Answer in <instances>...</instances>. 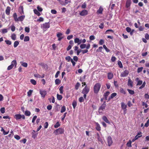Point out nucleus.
I'll use <instances>...</instances> for the list:
<instances>
[{"label": "nucleus", "instance_id": "f257e3e1", "mask_svg": "<svg viewBox=\"0 0 149 149\" xmlns=\"http://www.w3.org/2000/svg\"><path fill=\"white\" fill-rule=\"evenodd\" d=\"M101 86L100 84L97 83L94 85L93 87V90L95 93H97L99 91Z\"/></svg>", "mask_w": 149, "mask_h": 149}, {"label": "nucleus", "instance_id": "f03ea898", "mask_svg": "<svg viewBox=\"0 0 149 149\" xmlns=\"http://www.w3.org/2000/svg\"><path fill=\"white\" fill-rule=\"evenodd\" d=\"M50 27V24L49 22H45L42 24L41 26V28L46 30Z\"/></svg>", "mask_w": 149, "mask_h": 149}, {"label": "nucleus", "instance_id": "7ed1b4c3", "mask_svg": "<svg viewBox=\"0 0 149 149\" xmlns=\"http://www.w3.org/2000/svg\"><path fill=\"white\" fill-rule=\"evenodd\" d=\"M64 130L61 128H59L58 129L54 131L53 133L56 135L58 134H63L64 132Z\"/></svg>", "mask_w": 149, "mask_h": 149}, {"label": "nucleus", "instance_id": "20e7f679", "mask_svg": "<svg viewBox=\"0 0 149 149\" xmlns=\"http://www.w3.org/2000/svg\"><path fill=\"white\" fill-rule=\"evenodd\" d=\"M14 118L17 120H18L21 118L23 119H25V117L24 115H21L20 114L15 115L14 116Z\"/></svg>", "mask_w": 149, "mask_h": 149}, {"label": "nucleus", "instance_id": "39448f33", "mask_svg": "<svg viewBox=\"0 0 149 149\" xmlns=\"http://www.w3.org/2000/svg\"><path fill=\"white\" fill-rule=\"evenodd\" d=\"M127 107V105L124 103L122 102L121 103V108L123 110L124 114H125L126 113Z\"/></svg>", "mask_w": 149, "mask_h": 149}, {"label": "nucleus", "instance_id": "423d86ee", "mask_svg": "<svg viewBox=\"0 0 149 149\" xmlns=\"http://www.w3.org/2000/svg\"><path fill=\"white\" fill-rule=\"evenodd\" d=\"M90 47V44H88L87 45L86 44H81L80 45V47L81 49H84L85 48H86L87 49H89Z\"/></svg>", "mask_w": 149, "mask_h": 149}, {"label": "nucleus", "instance_id": "0eeeda50", "mask_svg": "<svg viewBox=\"0 0 149 149\" xmlns=\"http://www.w3.org/2000/svg\"><path fill=\"white\" fill-rule=\"evenodd\" d=\"M129 73V72L127 70H125L121 73L120 76L123 77H126L128 74Z\"/></svg>", "mask_w": 149, "mask_h": 149}, {"label": "nucleus", "instance_id": "6e6552de", "mask_svg": "<svg viewBox=\"0 0 149 149\" xmlns=\"http://www.w3.org/2000/svg\"><path fill=\"white\" fill-rule=\"evenodd\" d=\"M89 91V88L87 86H86L83 89L82 93L83 94H87L88 93Z\"/></svg>", "mask_w": 149, "mask_h": 149}, {"label": "nucleus", "instance_id": "1a4fd4ad", "mask_svg": "<svg viewBox=\"0 0 149 149\" xmlns=\"http://www.w3.org/2000/svg\"><path fill=\"white\" fill-rule=\"evenodd\" d=\"M108 145L109 146H110L113 143V141L112 140V138L110 136H108L107 138Z\"/></svg>", "mask_w": 149, "mask_h": 149}, {"label": "nucleus", "instance_id": "9d476101", "mask_svg": "<svg viewBox=\"0 0 149 149\" xmlns=\"http://www.w3.org/2000/svg\"><path fill=\"white\" fill-rule=\"evenodd\" d=\"M106 106V104L104 103L102 104L101 107L99 108V113L100 114H101L102 113V111L101 110L103 111L105 109Z\"/></svg>", "mask_w": 149, "mask_h": 149}, {"label": "nucleus", "instance_id": "9b49d317", "mask_svg": "<svg viewBox=\"0 0 149 149\" xmlns=\"http://www.w3.org/2000/svg\"><path fill=\"white\" fill-rule=\"evenodd\" d=\"M88 14V11L86 10H83L79 13V15L81 16H86Z\"/></svg>", "mask_w": 149, "mask_h": 149}, {"label": "nucleus", "instance_id": "f8f14e48", "mask_svg": "<svg viewBox=\"0 0 149 149\" xmlns=\"http://www.w3.org/2000/svg\"><path fill=\"white\" fill-rule=\"evenodd\" d=\"M57 36L58 38V40L60 41L61 39L63 38V36L62 33H58L57 34Z\"/></svg>", "mask_w": 149, "mask_h": 149}, {"label": "nucleus", "instance_id": "ddd939ff", "mask_svg": "<svg viewBox=\"0 0 149 149\" xmlns=\"http://www.w3.org/2000/svg\"><path fill=\"white\" fill-rule=\"evenodd\" d=\"M40 94L41 95L42 97L44 98L47 94V92L45 91L40 90Z\"/></svg>", "mask_w": 149, "mask_h": 149}, {"label": "nucleus", "instance_id": "4468645a", "mask_svg": "<svg viewBox=\"0 0 149 149\" xmlns=\"http://www.w3.org/2000/svg\"><path fill=\"white\" fill-rule=\"evenodd\" d=\"M133 81L131 80L130 79V78L128 80V81L127 83V85L130 87L131 88H132L133 87Z\"/></svg>", "mask_w": 149, "mask_h": 149}, {"label": "nucleus", "instance_id": "2eb2a0df", "mask_svg": "<svg viewBox=\"0 0 149 149\" xmlns=\"http://www.w3.org/2000/svg\"><path fill=\"white\" fill-rule=\"evenodd\" d=\"M131 4V0H127L126 2V7L127 8L129 7Z\"/></svg>", "mask_w": 149, "mask_h": 149}, {"label": "nucleus", "instance_id": "dca6fc26", "mask_svg": "<svg viewBox=\"0 0 149 149\" xmlns=\"http://www.w3.org/2000/svg\"><path fill=\"white\" fill-rule=\"evenodd\" d=\"M35 130H33L31 133L32 137L34 139L37 137L38 134V133H35Z\"/></svg>", "mask_w": 149, "mask_h": 149}, {"label": "nucleus", "instance_id": "f3484780", "mask_svg": "<svg viewBox=\"0 0 149 149\" xmlns=\"http://www.w3.org/2000/svg\"><path fill=\"white\" fill-rule=\"evenodd\" d=\"M103 10V8L101 7L100 6L99 9L97 10V13L98 14H102V12Z\"/></svg>", "mask_w": 149, "mask_h": 149}, {"label": "nucleus", "instance_id": "a211bd4d", "mask_svg": "<svg viewBox=\"0 0 149 149\" xmlns=\"http://www.w3.org/2000/svg\"><path fill=\"white\" fill-rule=\"evenodd\" d=\"M102 119L106 123L110 124V122L109 121L107 117L105 116H104L102 118Z\"/></svg>", "mask_w": 149, "mask_h": 149}, {"label": "nucleus", "instance_id": "6ab92c4d", "mask_svg": "<svg viewBox=\"0 0 149 149\" xmlns=\"http://www.w3.org/2000/svg\"><path fill=\"white\" fill-rule=\"evenodd\" d=\"M25 17V16L24 15H22V16H21L17 18V21H22L24 19Z\"/></svg>", "mask_w": 149, "mask_h": 149}, {"label": "nucleus", "instance_id": "aec40b11", "mask_svg": "<svg viewBox=\"0 0 149 149\" xmlns=\"http://www.w3.org/2000/svg\"><path fill=\"white\" fill-rule=\"evenodd\" d=\"M95 123L96 125V130L97 131H100L101 130V127L100 125L97 123Z\"/></svg>", "mask_w": 149, "mask_h": 149}, {"label": "nucleus", "instance_id": "412c9836", "mask_svg": "<svg viewBox=\"0 0 149 149\" xmlns=\"http://www.w3.org/2000/svg\"><path fill=\"white\" fill-rule=\"evenodd\" d=\"M34 76L36 77L39 78H42L44 77V74H43L42 76H41L38 74H34Z\"/></svg>", "mask_w": 149, "mask_h": 149}, {"label": "nucleus", "instance_id": "4be33fe9", "mask_svg": "<svg viewBox=\"0 0 149 149\" xmlns=\"http://www.w3.org/2000/svg\"><path fill=\"white\" fill-rule=\"evenodd\" d=\"M109 94L110 92L109 91H107L104 94V95L105 100H107V97Z\"/></svg>", "mask_w": 149, "mask_h": 149}, {"label": "nucleus", "instance_id": "5701e85b", "mask_svg": "<svg viewBox=\"0 0 149 149\" xmlns=\"http://www.w3.org/2000/svg\"><path fill=\"white\" fill-rule=\"evenodd\" d=\"M10 8L9 7H7L6 10V13L7 15H9L10 14Z\"/></svg>", "mask_w": 149, "mask_h": 149}, {"label": "nucleus", "instance_id": "b1692460", "mask_svg": "<svg viewBox=\"0 0 149 149\" xmlns=\"http://www.w3.org/2000/svg\"><path fill=\"white\" fill-rule=\"evenodd\" d=\"M113 74L111 73H109L108 74V78L109 79H111L113 78Z\"/></svg>", "mask_w": 149, "mask_h": 149}, {"label": "nucleus", "instance_id": "393cba45", "mask_svg": "<svg viewBox=\"0 0 149 149\" xmlns=\"http://www.w3.org/2000/svg\"><path fill=\"white\" fill-rule=\"evenodd\" d=\"M117 95L116 93H112L111 94V96L110 97H109V100L111 99H112L114 97H115V96H116Z\"/></svg>", "mask_w": 149, "mask_h": 149}, {"label": "nucleus", "instance_id": "a878e982", "mask_svg": "<svg viewBox=\"0 0 149 149\" xmlns=\"http://www.w3.org/2000/svg\"><path fill=\"white\" fill-rule=\"evenodd\" d=\"M33 11L34 13L38 16H39L40 15V13L36 9H34Z\"/></svg>", "mask_w": 149, "mask_h": 149}, {"label": "nucleus", "instance_id": "bb28decb", "mask_svg": "<svg viewBox=\"0 0 149 149\" xmlns=\"http://www.w3.org/2000/svg\"><path fill=\"white\" fill-rule=\"evenodd\" d=\"M10 28L11 30L13 31L14 32L15 30V27L13 25H11L10 27Z\"/></svg>", "mask_w": 149, "mask_h": 149}, {"label": "nucleus", "instance_id": "cd10ccee", "mask_svg": "<svg viewBox=\"0 0 149 149\" xmlns=\"http://www.w3.org/2000/svg\"><path fill=\"white\" fill-rule=\"evenodd\" d=\"M11 65H12V66H13V67L14 66V65H15V66H16L17 65V62L15 60H13L11 63Z\"/></svg>", "mask_w": 149, "mask_h": 149}, {"label": "nucleus", "instance_id": "c85d7f7f", "mask_svg": "<svg viewBox=\"0 0 149 149\" xmlns=\"http://www.w3.org/2000/svg\"><path fill=\"white\" fill-rule=\"evenodd\" d=\"M79 39L78 38H76L74 39V42L75 43H77L79 45Z\"/></svg>", "mask_w": 149, "mask_h": 149}, {"label": "nucleus", "instance_id": "c756f323", "mask_svg": "<svg viewBox=\"0 0 149 149\" xmlns=\"http://www.w3.org/2000/svg\"><path fill=\"white\" fill-rule=\"evenodd\" d=\"M86 40L85 39H84L82 40L81 39H79V45H80L81 43H85L86 42Z\"/></svg>", "mask_w": 149, "mask_h": 149}, {"label": "nucleus", "instance_id": "7c9ffc66", "mask_svg": "<svg viewBox=\"0 0 149 149\" xmlns=\"http://www.w3.org/2000/svg\"><path fill=\"white\" fill-rule=\"evenodd\" d=\"M11 38L12 40H15L16 39V36L15 33H13L12 34L11 36Z\"/></svg>", "mask_w": 149, "mask_h": 149}, {"label": "nucleus", "instance_id": "2f4dec72", "mask_svg": "<svg viewBox=\"0 0 149 149\" xmlns=\"http://www.w3.org/2000/svg\"><path fill=\"white\" fill-rule=\"evenodd\" d=\"M66 110V108L65 106H63L61 107V113L64 112Z\"/></svg>", "mask_w": 149, "mask_h": 149}, {"label": "nucleus", "instance_id": "473e14b6", "mask_svg": "<svg viewBox=\"0 0 149 149\" xmlns=\"http://www.w3.org/2000/svg\"><path fill=\"white\" fill-rule=\"evenodd\" d=\"M55 83L56 84L58 85L61 83V81L59 79H56L55 80Z\"/></svg>", "mask_w": 149, "mask_h": 149}, {"label": "nucleus", "instance_id": "72a5a7b5", "mask_svg": "<svg viewBox=\"0 0 149 149\" xmlns=\"http://www.w3.org/2000/svg\"><path fill=\"white\" fill-rule=\"evenodd\" d=\"M62 97V96L61 95H59L58 94L57 95V98L58 100H61Z\"/></svg>", "mask_w": 149, "mask_h": 149}, {"label": "nucleus", "instance_id": "f704fd0d", "mask_svg": "<svg viewBox=\"0 0 149 149\" xmlns=\"http://www.w3.org/2000/svg\"><path fill=\"white\" fill-rule=\"evenodd\" d=\"M127 90L129 93L131 95H133L134 93V91L129 89H127Z\"/></svg>", "mask_w": 149, "mask_h": 149}, {"label": "nucleus", "instance_id": "c9c22d12", "mask_svg": "<svg viewBox=\"0 0 149 149\" xmlns=\"http://www.w3.org/2000/svg\"><path fill=\"white\" fill-rule=\"evenodd\" d=\"M30 82L31 83L34 85H35L36 84V81L34 79H31L30 80Z\"/></svg>", "mask_w": 149, "mask_h": 149}, {"label": "nucleus", "instance_id": "e433bc0d", "mask_svg": "<svg viewBox=\"0 0 149 149\" xmlns=\"http://www.w3.org/2000/svg\"><path fill=\"white\" fill-rule=\"evenodd\" d=\"M80 84L79 82H77L75 85V89L76 90L78 89L79 86H80Z\"/></svg>", "mask_w": 149, "mask_h": 149}, {"label": "nucleus", "instance_id": "4c0bfd02", "mask_svg": "<svg viewBox=\"0 0 149 149\" xmlns=\"http://www.w3.org/2000/svg\"><path fill=\"white\" fill-rule=\"evenodd\" d=\"M19 44V42L18 41H15L14 44V47L15 48Z\"/></svg>", "mask_w": 149, "mask_h": 149}, {"label": "nucleus", "instance_id": "58836bf2", "mask_svg": "<svg viewBox=\"0 0 149 149\" xmlns=\"http://www.w3.org/2000/svg\"><path fill=\"white\" fill-rule=\"evenodd\" d=\"M97 139L101 143L102 142V139L100 138V137L99 136V135L98 134H97Z\"/></svg>", "mask_w": 149, "mask_h": 149}, {"label": "nucleus", "instance_id": "ea45409f", "mask_svg": "<svg viewBox=\"0 0 149 149\" xmlns=\"http://www.w3.org/2000/svg\"><path fill=\"white\" fill-rule=\"evenodd\" d=\"M24 114L26 116H29L31 114V112L28 111H26L25 112Z\"/></svg>", "mask_w": 149, "mask_h": 149}, {"label": "nucleus", "instance_id": "a19ab883", "mask_svg": "<svg viewBox=\"0 0 149 149\" xmlns=\"http://www.w3.org/2000/svg\"><path fill=\"white\" fill-rule=\"evenodd\" d=\"M13 16L14 19L17 22V15L16 13H14L13 15Z\"/></svg>", "mask_w": 149, "mask_h": 149}, {"label": "nucleus", "instance_id": "79ce46f5", "mask_svg": "<svg viewBox=\"0 0 149 149\" xmlns=\"http://www.w3.org/2000/svg\"><path fill=\"white\" fill-rule=\"evenodd\" d=\"M25 31L27 33H29L30 31V28L29 27H25Z\"/></svg>", "mask_w": 149, "mask_h": 149}, {"label": "nucleus", "instance_id": "37998d69", "mask_svg": "<svg viewBox=\"0 0 149 149\" xmlns=\"http://www.w3.org/2000/svg\"><path fill=\"white\" fill-rule=\"evenodd\" d=\"M29 38L28 36H26L25 37L24 41V42H26L29 41Z\"/></svg>", "mask_w": 149, "mask_h": 149}, {"label": "nucleus", "instance_id": "c03bdc74", "mask_svg": "<svg viewBox=\"0 0 149 149\" xmlns=\"http://www.w3.org/2000/svg\"><path fill=\"white\" fill-rule=\"evenodd\" d=\"M60 126V124L58 122H57L54 125V127L55 128H57Z\"/></svg>", "mask_w": 149, "mask_h": 149}, {"label": "nucleus", "instance_id": "a18cd8bd", "mask_svg": "<svg viewBox=\"0 0 149 149\" xmlns=\"http://www.w3.org/2000/svg\"><path fill=\"white\" fill-rule=\"evenodd\" d=\"M86 7V4L85 2L82 5L81 7L83 9L85 8Z\"/></svg>", "mask_w": 149, "mask_h": 149}, {"label": "nucleus", "instance_id": "49530a36", "mask_svg": "<svg viewBox=\"0 0 149 149\" xmlns=\"http://www.w3.org/2000/svg\"><path fill=\"white\" fill-rule=\"evenodd\" d=\"M104 43V41L103 39H101L99 42V44L100 45H102Z\"/></svg>", "mask_w": 149, "mask_h": 149}, {"label": "nucleus", "instance_id": "de8ad7c7", "mask_svg": "<svg viewBox=\"0 0 149 149\" xmlns=\"http://www.w3.org/2000/svg\"><path fill=\"white\" fill-rule=\"evenodd\" d=\"M65 59L68 61V62H69L70 61H71V59H72L70 56H66L65 57Z\"/></svg>", "mask_w": 149, "mask_h": 149}, {"label": "nucleus", "instance_id": "09e8293b", "mask_svg": "<svg viewBox=\"0 0 149 149\" xmlns=\"http://www.w3.org/2000/svg\"><path fill=\"white\" fill-rule=\"evenodd\" d=\"M143 69V68L142 67L139 68L137 69V72L138 73H139L141 72Z\"/></svg>", "mask_w": 149, "mask_h": 149}, {"label": "nucleus", "instance_id": "8fccbe9b", "mask_svg": "<svg viewBox=\"0 0 149 149\" xmlns=\"http://www.w3.org/2000/svg\"><path fill=\"white\" fill-rule=\"evenodd\" d=\"M14 138L17 140H19L20 139V136L17 135H15Z\"/></svg>", "mask_w": 149, "mask_h": 149}, {"label": "nucleus", "instance_id": "3c124183", "mask_svg": "<svg viewBox=\"0 0 149 149\" xmlns=\"http://www.w3.org/2000/svg\"><path fill=\"white\" fill-rule=\"evenodd\" d=\"M0 111L2 113H4L5 112V109L4 107H2L0 109Z\"/></svg>", "mask_w": 149, "mask_h": 149}, {"label": "nucleus", "instance_id": "603ef678", "mask_svg": "<svg viewBox=\"0 0 149 149\" xmlns=\"http://www.w3.org/2000/svg\"><path fill=\"white\" fill-rule=\"evenodd\" d=\"M63 86H61L59 88V90L60 91V92L61 94H62L63 93Z\"/></svg>", "mask_w": 149, "mask_h": 149}, {"label": "nucleus", "instance_id": "864d4df0", "mask_svg": "<svg viewBox=\"0 0 149 149\" xmlns=\"http://www.w3.org/2000/svg\"><path fill=\"white\" fill-rule=\"evenodd\" d=\"M131 143L132 142L130 140L129 141H128L127 144V146L129 147H131Z\"/></svg>", "mask_w": 149, "mask_h": 149}, {"label": "nucleus", "instance_id": "5fc2aeb1", "mask_svg": "<svg viewBox=\"0 0 149 149\" xmlns=\"http://www.w3.org/2000/svg\"><path fill=\"white\" fill-rule=\"evenodd\" d=\"M77 103L76 102L74 101L73 102L72 105L74 109L77 106Z\"/></svg>", "mask_w": 149, "mask_h": 149}, {"label": "nucleus", "instance_id": "6e6d98bb", "mask_svg": "<svg viewBox=\"0 0 149 149\" xmlns=\"http://www.w3.org/2000/svg\"><path fill=\"white\" fill-rule=\"evenodd\" d=\"M146 84V83L145 81L143 82L142 85L139 88L140 89H141L144 88Z\"/></svg>", "mask_w": 149, "mask_h": 149}, {"label": "nucleus", "instance_id": "4d7b16f0", "mask_svg": "<svg viewBox=\"0 0 149 149\" xmlns=\"http://www.w3.org/2000/svg\"><path fill=\"white\" fill-rule=\"evenodd\" d=\"M33 91L31 90H29V91L27 92V95L29 96L31 95Z\"/></svg>", "mask_w": 149, "mask_h": 149}, {"label": "nucleus", "instance_id": "13d9d810", "mask_svg": "<svg viewBox=\"0 0 149 149\" xmlns=\"http://www.w3.org/2000/svg\"><path fill=\"white\" fill-rule=\"evenodd\" d=\"M5 42H6V44L8 45H10L11 44V41L9 40H6Z\"/></svg>", "mask_w": 149, "mask_h": 149}, {"label": "nucleus", "instance_id": "bf43d9fd", "mask_svg": "<svg viewBox=\"0 0 149 149\" xmlns=\"http://www.w3.org/2000/svg\"><path fill=\"white\" fill-rule=\"evenodd\" d=\"M118 64L120 68H123V65H122L121 62L120 61L118 62Z\"/></svg>", "mask_w": 149, "mask_h": 149}, {"label": "nucleus", "instance_id": "052dcab7", "mask_svg": "<svg viewBox=\"0 0 149 149\" xmlns=\"http://www.w3.org/2000/svg\"><path fill=\"white\" fill-rule=\"evenodd\" d=\"M44 20V19L42 17H40V18L38 19H37V22H43Z\"/></svg>", "mask_w": 149, "mask_h": 149}, {"label": "nucleus", "instance_id": "680f3d73", "mask_svg": "<svg viewBox=\"0 0 149 149\" xmlns=\"http://www.w3.org/2000/svg\"><path fill=\"white\" fill-rule=\"evenodd\" d=\"M84 99L83 97H81L79 99V101L80 102H82L84 101Z\"/></svg>", "mask_w": 149, "mask_h": 149}, {"label": "nucleus", "instance_id": "e2e57ef3", "mask_svg": "<svg viewBox=\"0 0 149 149\" xmlns=\"http://www.w3.org/2000/svg\"><path fill=\"white\" fill-rule=\"evenodd\" d=\"M87 49H88L81 50V52H82L83 54H84L87 53L88 52V51Z\"/></svg>", "mask_w": 149, "mask_h": 149}, {"label": "nucleus", "instance_id": "0e129e2a", "mask_svg": "<svg viewBox=\"0 0 149 149\" xmlns=\"http://www.w3.org/2000/svg\"><path fill=\"white\" fill-rule=\"evenodd\" d=\"M95 38V36L93 35H91L89 37V39L90 40H93Z\"/></svg>", "mask_w": 149, "mask_h": 149}, {"label": "nucleus", "instance_id": "69168bd1", "mask_svg": "<svg viewBox=\"0 0 149 149\" xmlns=\"http://www.w3.org/2000/svg\"><path fill=\"white\" fill-rule=\"evenodd\" d=\"M51 13L52 14H56L57 13V11L55 10H51Z\"/></svg>", "mask_w": 149, "mask_h": 149}, {"label": "nucleus", "instance_id": "338daca9", "mask_svg": "<svg viewBox=\"0 0 149 149\" xmlns=\"http://www.w3.org/2000/svg\"><path fill=\"white\" fill-rule=\"evenodd\" d=\"M120 92L122 93H123L124 94H125V90L123 89V88H121L120 89Z\"/></svg>", "mask_w": 149, "mask_h": 149}, {"label": "nucleus", "instance_id": "774afa93", "mask_svg": "<svg viewBox=\"0 0 149 149\" xmlns=\"http://www.w3.org/2000/svg\"><path fill=\"white\" fill-rule=\"evenodd\" d=\"M145 98L146 99H149V95L147 94L146 93L144 95Z\"/></svg>", "mask_w": 149, "mask_h": 149}]
</instances>
